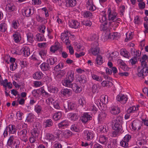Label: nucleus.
Segmentation results:
<instances>
[{"instance_id": "obj_61", "label": "nucleus", "mask_w": 148, "mask_h": 148, "mask_svg": "<svg viewBox=\"0 0 148 148\" xmlns=\"http://www.w3.org/2000/svg\"><path fill=\"white\" fill-rule=\"evenodd\" d=\"M66 47L69 49L70 54L71 55L73 54L74 53V50L73 47L71 46V44H70L68 46H66Z\"/></svg>"}, {"instance_id": "obj_60", "label": "nucleus", "mask_w": 148, "mask_h": 148, "mask_svg": "<svg viewBox=\"0 0 148 148\" xmlns=\"http://www.w3.org/2000/svg\"><path fill=\"white\" fill-rule=\"evenodd\" d=\"M65 74L64 72L63 71H60L58 74L57 75L56 77L58 78H60Z\"/></svg>"}, {"instance_id": "obj_34", "label": "nucleus", "mask_w": 148, "mask_h": 148, "mask_svg": "<svg viewBox=\"0 0 148 148\" xmlns=\"http://www.w3.org/2000/svg\"><path fill=\"white\" fill-rule=\"evenodd\" d=\"M92 77L94 80L98 82H101L103 80V78L101 77H99L95 74L92 75Z\"/></svg>"}, {"instance_id": "obj_55", "label": "nucleus", "mask_w": 148, "mask_h": 148, "mask_svg": "<svg viewBox=\"0 0 148 148\" xmlns=\"http://www.w3.org/2000/svg\"><path fill=\"white\" fill-rule=\"evenodd\" d=\"M120 145L122 147H127L128 146V142L124 140H122L121 142Z\"/></svg>"}, {"instance_id": "obj_62", "label": "nucleus", "mask_w": 148, "mask_h": 148, "mask_svg": "<svg viewBox=\"0 0 148 148\" xmlns=\"http://www.w3.org/2000/svg\"><path fill=\"white\" fill-rule=\"evenodd\" d=\"M33 118L34 116L32 114H29L27 117L26 121L28 122H32Z\"/></svg>"}, {"instance_id": "obj_28", "label": "nucleus", "mask_w": 148, "mask_h": 148, "mask_svg": "<svg viewBox=\"0 0 148 148\" xmlns=\"http://www.w3.org/2000/svg\"><path fill=\"white\" fill-rule=\"evenodd\" d=\"M72 82L65 79L63 81L62 84L63 86L66 87L71 88L73 84L72 83Z\"/></svg>"}, {"instance_id": "obj_56", "label": "nucleus", "mask_w": 148, "mask_h": 148, "mask_svg": "<svg viewBox=\"0 0 148 148\" xmlns=\"http://www.w3.org/2000/svg\"><path fill=\"white\" fill-rule=\"evenodd\" d=\"M92 15L91 13L89 11H87L85 12L84 14V17H92Z\"/></svg>"}, {"instance_id": "obj_7", "label": "nucleus", "mask_w": 148, "mask_h": 148, "mask_svg": "<svg viewBox=\"0 0 148 148\" xmlns=\"http://www.w3.org/2000/svg\"><path fill=\"white\" fill-rule=\"evenodd\" d=\"M131 126L134 130H139L141 127V123L138 121H134L132 123Z\"/></svg>"}, {"instance_id": "obj_52", "label": "nucleus", "mask_w": 148, "mask_h": 148, "mask_svg": "<svg viewBox=\"0 0 148 148\" xmlns=\"http://www.w3.org/2000/svg\"><path fill=\"white\" fill-rule=\"evenodd\" d=\"M49 63L51 65H53L55 64H57V59L56 58H51L49 59Z\"/></svg>"}, {"instance_id": "obj_21", "label": "nucleus", "mask_w": 148, "mask_h": 148, "mask_svg": "<svg viewBox=\"0 0 148 148\" xmlns=\"http://www.w3.org/2000/svg\"><path fill=\"white\" fill-rule=\"evenodd\" d=\"M61 92V93L64 96H66L68 97L70 96L71 93V90L67 88L62 89Z\"/></svg>"}, {"instance_id": "obj_6", "label": "nucleus", "mask_w": 148, "mask_h": 148, "mask_svg": "<svg viewBox=\"0 0 148 148\" xmlns=\"http://www.w3.org/2000/svg\"><path fill=\"white\" fill-rule=\"evenodd\" d=\"M92 117L87 113H84L82 114L80 119L83 123H85L92 119Z\"/></svg>"}, {"instance_id": "obj_29", "label": "nucleus", "mask_w": 148, "mask_h": 148, "mask_svg": "<svg viewBox=\"0 0 148 148\" xmlns=\"http://www.w3.org/2000/svg\"><path fill=\"white\" fill-rule=\"evenodd\" d=\"M62 116L61 112H59L55 113L53 116V118L55 120L57 121L60 119Z\"/></svg>"}, {"instance_id": "obj_3", "label": "nucleus", "mask_w": 148, "mask_h": 148, "mask_svg": "<svg viewBox=\"0 0 148 148\" xmlns=\"http://www.w3.org/2000/svg\"><path fill=\"white\" fill-rule=\"evenodd\" d=\"M142 68L140 70L138 68V76L143 79H145L148 75V67L147 66H142Z\"/></svg>"}, {"instance_id": "obj_59", "label": "nucleus", "mask_w": 148, "mask_h": 148, "mask_svg": "<svg viewBox=\"0 0 148 148\" xmlns=\"http://www.w3.org/2000/svg\"><path fill=\"white\" fill-rule=\"evenodd\" d=\"M82 23L83 25L88 26H90L92 24L91 22L89 20L84 21L82 22Z\"/></svg>"}, {"instance_id": "obj_27", "label": "nucleus", "mask_w": 148, "mask_h": 148, "mask_svg": "<svg viewBox=\"0 0 148 148\" xmlns=\"http://www.w3.org/2000/svg\"><path fill=\"white\" fill-rule=\"evenodd\" d=\"M101 84L103 87H110L112 85V83L110 81H103L101 83Z\"/></svg>"}, {"instance_id": "obj_43", "label": "nucleus", "mask_w": 148, "mask_h": 148, "mask_svg": "<svg viewBox=\"0 0 148 148\" xmlns=\"http://www.w3.org/2000/svg\"><path fill=\"white\" fill-rule=\"evenodd\" d=\"M45 123V127H49L53 125V123L52 122V120L51 119H47L46 120Z\"/></svg>"}, {"instance_id": "obj_17", "label": "nucleus", "mask_w": 148, "mask_h": 148, "mask_svg": "<svg viewBox=\"0 0 148 148\" xmlns=\"http://www.w3.org/2000/svg\"><path fill=\"white\" fill-rule=\"evenodd\" d=\"M79 25L80 23L77 21H73L71 23H70L69 25L71 27L76 29L79 26Z\"/></svg>"}, {"instance_id": "obj_26", "label": "nucleus", "mask_w": 148, "mask_h": 148, "mask_svg": "<svg viewBox=\"0 0 148 148\" xmlns=\"http://www.w3.org/2000/svg\"><path fill=\"white\" fill-rule=\"evenodd\" d=\"M40 68L42 71H47L49 69V65L47 63H43L40 65Z\"/></svg>"}, {"instance_id": "obj_63", "label": "nucleus", "mask_w": 148, "mask_h": 148, "mask_svg": "<svg viewBox=\"0 0 148 148\" xmlns=\"http://www.w3.org/2000/svg\"><path fill=\"white\" fill-rule=\"evenodd\" d=\"M145 2L142 1L138 4L139 8L141 10L143 9L145 7Z\"/></svg>"}, {"instance_id": "obj_48", "label": "nucleus", "mask_w": 148, "mask_h": 148, "mask_svg": "<svg viewBox=\"0 0 148 148\" xmlns=\"http://www.w3.org/2000/svg\"><path fill=\"white\" fill-rule=\"evenodd\" d=\"M133 49H132V52ZM132 54H134V55L135 54L136 56L134 57L135 58H137L140 55L141 53H139V50H134L133 52H132Z\"/></svg>"}, {"instance_id": "obj_39", "label": "nucleus", "mask_w": 148, "mask_h": 148, "mask_svg": "<svg viewBox=\"0 0 148 148\" xmlns=\"http://www.w3.org/2000/svg\"><path fill=\"white\" fill-rule=\"evenodd\" d=\"M46 138L47 139L51 142L54 141L55 139V137L53 135L49 133L47 134Z\"/></svg>"}, {"instance_id": "obj_38", "label": "nucleus", "mask_w": 148, "mask_h": 148, "mask_svg": "<svg viewBox=\"0 0 148 148\" xmlns=\"http://www.w3.org/2000/svg\"><path fill=\"white\" fill-rule=\"evenodd\" d=\"M14 139V136H10L8 140V141L7 142V145L8 146L10 147L13 143Z\"/></svg>"}, {"instance_id": "obj_18", "label": "nucleus", "mask_w": 148, "mask_h": 148, "mask_svg": "<svg viewBox=\"0 0 148 148\" xmlns=\"http://www.w3.org/2000/svg\"><path fill=\"white\" fill-rule=\"evenodd\" d=\"M70 82H72L74 79V73L73 71H71L68 73V75L66 77V79Z\"/></svg>"}, {"instance_id": "obj_33", "label": "nucleus", "mask_w": 148, "mask_h": 148, "mask_svg": "<svg viewBox=\"0 0 148 148\" xmlns=\"http://www.w3.org/2000/svg\"><path fill=\"white\" fill-rule=\"evenodd\" d=\"M100 99L101 102L105 104L108 103V97L107 96L102 95L100 98Z\"/></svg>"}, {"instance_id": "obj_4", "label": "nucleus", "mask_w": 148, "mask_h": 148, "mask_svg": "<svg viewBox=\"0 0 148 148\" xmlns=\"http://www.w3.org/2000/svg\"><path fill=\"white\" fill-rule=\"evenodd\" d=\"M68 33V32H65L62 33L60 37L61 40L66 46L69 45L71 42L67 34Z\"/></svg>"}, {"instance_id": "obj_15", "label": "nucleus", "mask_w": 148, "mask_h": 148, "mask_svg": "<svg viewBox=\"0 0 148 148\" xmlns=\"http://www.w3.org/2000/svg\"><path fill=\"white\" fill-rule=\"evenodd\" d=\"M110 112L112 114L114 115H116L120 113V109L118 107H112L111 108Z\"/></svg>"}, {"instance_id": "obj_40", "label": "nucleus", "mask_w": 148, "mask_h": 148, "mask_svg": "<svg viewBox=\"0 0 148 148\" xmlns=\"http://www.w3.org/2000/svg\"><path fill=\"white\" fill-rule=\"evenodd\" d=\"M148 57L146 55H144L142 57V59L143 61L141 62V65L143 66H147V64L145 61L148 59Z\"/></svg>"}, {"instance_id": "obj_58", "label": "nucleus", "mask_w": 148, "mask_h": 148, "mask_svg": "<svg viewBox=\"0 0 148 148\" xmlns=\"http://www.w3.org/2000/svg\"><path fill=\"white\" fill-rule=\"evenodd\" d=\"M12 27L15 29H16L17 28L19 23L17 21H13L12 22Z\"/></svg>"}, {"instance_id": "obj_42", "label": "nucleus", "mask_w": 148, "mask_h": 148, "mask_svg": "<svg viewBox=\"0 0 148 148\" xmlns=\"http://www.w3.org/2000/svg\"><path fill=\"white\" fill-rule=\"evenodd\" d=\"M100 29L101 31H106L108 29V26L107 25V23L105 22L104 24L101 25L100 27Z\"/></svg>"}, {"instance_id": "obj_16", "label": "nucleus", "mask_w": 148, "mask_h": 148, "mask_svg": "<svg viewBox=\"0 0 148 148\" xmlns=\"http://www.w3.org/2000/svg\"><path fill=\"white\" fill-rule=\"evenodd\" d=\"M43 75L41 72L37 71L33 74V77L34 79H39L43 77Z\"/></svg>"}, {"instance_id": "obj_31", "label": "nucleus", "mask_w": 148, "mask_h": 148, "mask_svg": "<svg viewBox=\"0 0 148 148\" xmlns=\"http://www.w3.org/2000/svg\"><path fill=\"white\" fill-rule=\"evenodd\" d=\"M120 53L121 55L123 57L129 58V52H128L126 49H121L120 51Z\"/></svg>"}, {"instance_id": "obj_10", "label": "nucleus", "mask_w": 148, "mask_h": 148, "mask_svg": "<svg viewBox=\"0 0 148 148\" xmlns=\"http://www.w3.org/2000/svg\"><path fill=\"white\" fill-rule=\"evenodd\" d=\"M127 96L124 95H118L117 96V101L120 102L121 103H125L127 100Z\"/></svg>"}, {"instance_id": "obj_19", "label": "nucleus", "mask_w": 148, "mask_h": 148, "mask_svg": "<svg viewBox=\"0 0 148 148\" xmlns=\"http://www.w3.org/2000/svg\"><path fill=\"white\" fill-rule=\"evenodd\" d=\"M90 51L93 55L97 56L100 53V48H91L90 50Z\"/></svg>"}, {"instance_id": "obj_53", "label": "nucleus", "mask_w": 148, "mask_h": 148, "mask_svg": "<svg viewBox=\"0 0 148 148\" xmlns=\"http://www.w3.org/2000/svg\"><path fill=\"white\" fill-rule=\"evenodd\" d=\"M42 109V107L40 106L36 105L35 106V110L38 114L40 113Z\"/></svg>"}, {"instance_id": "obj_35", "label": "nucleus", "mask_w": 148, "mask_h": 148, "mask_svg": "<svg viewBox=\"0 0 148 148\" xmlns=\"http://www.w3.org/2000/svg\"><path fill=\"white\" fill-rule=\"evenodd\" d=\"M100 131L101 132L106 133L108 130V129L106 126L101 125L99 126Z\"/></svg>"}, {"instance_id": "obj_57", "label": "nucleus", "mask_w": 148, "mask_h": 148, "mask_svg": "<svg viewBox=\"0 0 148 148\" xmlns=\"http://www.w3.org/2000/svg\"><path fill=\"white\" fill-rule=\"evenodd\" d=\"M5 24L4 23H2L0 25V31L2 32H4L5 31Z\"/></svg>"}, {"instance_id": "obj_25", "label": "nucleus", "mask_w": 148, "mask_h": 148, "mask_svg": "<svg viewBox=\"0 0 148 148\" xmlns=\"http://www.w3.org/2000/svg\"><path fill=\"white\" fill-rule=\"evenodd\" d=\"M97 64L99 65H101L103 62L102 57L100 55H98L96 59Z\"/></svg>"}, {"instance_id": "obj_44", "label": "nucleus", "mask_w": 148, "mask_h": 148, "mask_svg": "<svg viewBox=\"0 0 148 148\" xmlns=\"http://www.w3.org/2000/svg\"><path fill=\"white\" fill-rule=\"evenodd\" d=\"M104 13L103 15H101L100 16V21L101 23L105 22L107 20L106 14Z\"/></svg>"}, {"instance_id": "obj_46", "label": "nucleus", "mask_w": 148, "mask_h": 148, "mask_svg": "<svg viewBox=\"0 0 148 148\" xmlns=\"http://www.w3.org/2000/svg\"><path fill=\"white\" fill-rule=\"evenodd\" d=\"M36 39L39 41H42L44 39L43 35L40 34H37L36 35Z\"/></svg>"}, {"instance_id": "obj_41", "label": "nucleus", "mask_w": 148, "mask_h": 148, "mask_svg": "<svg viewBox=\"0 0 148 148\" xmlns=\"http://www.w3.org/2000/svg\"><path fill=\"white\" fill-rule=\"evenodd\" d=\"M78 80L81 84H84L87 82V80L84 75H82L79 77Z\"/></svg>"}, {"instance_id": "obj_2", "label": "nucleus", "mask_w": 148, "mask_h": 148, "mask_svg": "<svg viewBox=\"0 0 148 148\" xmlns=\"http://www.w3.org/2000/svg\"><path fill=\"white\" fill-rule=\"evenodd\" d=\"M117 14L114 12H112L110 8H109L108 11V20L109 21V25H113L117 23L116 21H119L117 19Z\"/></svg>"}, {"instance_id": "obj_5", "label": "nucleus", "mask_w": 148, "mask_h": 148, "mask_svg": "<svg viewBox=\"0 0 148 148\" xmlns=\"http://www.w3.org/2000/svg\"><path fill=\"white\" fill-rule=\"evenodd\" d=\"M27 131L26 129H23L19 132H18V135L21 139L25 142L28 141V137L27 135Z\"/></svg>"}, {"instance_id": "obj_49", "label": "nucleus", "mask_w": 148, "mask_h": 148, "mask_svg": "<svg viewBox=\"0 0 148 148\" xmlns=\"http://www.w3.org/2000/svg\"><path fill=\"white\" fill-rule=\"evenodd\" d=\"M68 122L66 120H64L62 121L58 124V126L59 127H62L66 126L68 125Z\"/></svg>"}, {"instance_id": "obj_50", "label": "nucleus", "mask_w": 148, "mask_h": 148, "mask_svg": "<svg viewBox=\"0 0 148 148\" xmlns=\"http://www.w3.org/2000/svg\"><path fill=\"white\" fill-rule=\"evenodd\" d=\"M99 48V44L97 41H95L92 42L91 45V48Z\"/></svg>"}, {"instance_id": "obj_47", "label": "nucleus", "mask_w": 148, "mask_h": 148, "mask_svg": "<svg viewBox=\"0 0 148 148\" xmlns=\"http://www.w3.org/2000/svg\"><path fill=\"white\" fill-rule=\"evenodd\" d=\"M138 108H136L134 106L130 107L128 109L127 112L128 114L136 110H137Z\"/></svg>"}, {"instance_id": "obj_45", "label": "nucleus", "mask_w": 148, "mask_h": 148, "mask_svg": "<svg viewBox=\"0 0 148 148\" xmlns=\"http://www.w3.org/2000/svg\"><path fill=\"white\" fill-rule=\"evenodd\" d=\"M100 87L98 86V85L97 84H94L92 87V92L93 93H95L97 91L98 89H100Z\"/></svg>"}, {"instance_id": "obj_8", "label": "nucleus", "mask_w": 148, "mask_h": 148, "mask_svg": "<svg viewBox=\"0 0 148 148\" xmlns=\"http://www.w3.org/2000/svg\"><path fill=\"white\" fill-rule=\"evenodd\" d=\"M86 7L88 9L93 11L96 9V7L93 5L92 0H88L86 2Z\"/></svg>"}, {"instance_id": "obj_13", "label": "nucleus", "mask_w": 148, "mask_h": 148, "mask_svg": "<svg viewBox=\"0 0 148 148\" xmlns=\"http://www.w3.org/2000/svg\"><path fill=\"white\" fill-rule=\"evenodd\" d=\"M34 8H27L24 10L25 15L26 16H29L33 14L34 13Z\"/></svg>"}, {"instance_id": "obj_37", "label": "nucleus", "mask_w": 148, "mask_h": 148, "mask_svg": "<svg viewBox=\"0 0 148 148\" xmlns=\"http://www.w3.org/2000/svg\"><path fill=\"white\" fill-rule=\"evenodd\" d=\"M9 129V132L10 133L13 134L15 133L16 132V129L15 128L14 125H10L8 127Z\"/></svg>"}, {"instance_id": "obj_23", "label": "nucleus", "mask_w": 148, "mask_h": 148, "mask_svg": "<svg viewBox=\"0 0 148 148\" xmlns=\"http://www.w3.org/2000/svg\"><path fill=\"white\" fill-rule=\"evenodd\" d=\"M39 130H38L37 129L34 128L33 130L31 132L32 136L34 137L35 138H38L39 135Z\"/></svg>"}, {"instance_id": "obj_51", "label": "nucleus", "mask_w": 148, "mask_h": 148, "mask_svg": "<svg viewBox=\"0 0 148 148\" xmlns=\"http://www.w3.org/2000/svg\"><path fill=\"white\" fill-rule=\"evenodd\" d=\"M71 118L73 121H76L77 120L78 118V116L77 114L76 113H71Z\"/></svg>"}, {"instance_id": "obj_30", "label": "nucleus", "mask_w": 148, "mask_h": 148, "mask_svg": "<svg viewBox=\"0 0 148 148\" xmlns=\"http://www.w3.org/2000/svg\"><path fill=\"white\" fill-rule=\"evenodd\" d=\"M85 135L86 136V138L88 140H90L93 138V134L91 132L86 131V133H85Z\"/></svg>"}, {"instance_id": "obj_20", "label": "nucleus", "mask_w": 148, "mask_h": 148, "mask_svg": "<svg viewBox=\"0 0 148 148\" xmlns=\"http://www.w3.org/2000/svg\"><path fill=\"white\" fill-rule=\"evenodd\" d=\"M14 39L16 42H19L21 40L20 34L18 32H15V33L13 35Z\"/></svg>"}, {"instance_id": "obj_14", "label": "nucleus", "mask_w": 148, "mask_h": 148, "mask_svg": "<svg viewBox=\"0 0 148 148\" xmlns=\"http://www.w3.org/2000/svg\"><path fill=\"white\" fill-rule=\"evenodd\" d=\"M15 9V6L12 3L8 4L6 5V9L9 12L13 11Z\"/></svg>"}, {"instance_id": "obj_24", "label": "nucleus", "mask_w": 148, "mask_h": 148, "mask_svg": "<svg viewBox=\"0 0 148 148\" xmlns=\"http://www.w3.org/2000/svg\"><path fill=\"white\" fill-rule=\"evenodd\" d=\"M66 2V6L69 7H73L75 6L76 3V0H67Z\"/></svg>"}, {"instance_id": "obj_64", "label": "nucleus", "mask_w": 148, "mask_h": 148, "mask_svg": "<svg viewBox=\"0 0 148 148\" xmlns=\"http://www.w3.org/2000/svg\"><path fill=\"white\" fill-rule=\"evenodd\" d=\"M52 104H53L54 107L55 108L57 109H58L60 108V107L58 101H54Z\"/></svg>"}, {"instance_id": "obj_32", "label": "nucleus", "mask_w": 148, "mask_h": 148, "mask_svg": "<svg viewBox=\"0 0 148 148\" xmlns=\"http://www.w3.org/2000/svg\"><path fill=\"white\" fill-rule=\"evenodd\" d=\"M23 54L25 57H27L30 54L29 48L26 47L23 50Z\"/></svg>"}, {"instance_id": "obj_1", "label": "nucleus", "mask_w": 148, "mask_h": 148, "mask_svg": "<svg viewBox=\"0 0 148 148\" xmlns=\"http://www.w3.org/2000/svg\"><path fill=\"white\" fill-rule=\"evenodd\" d=\"M122 119L120 117H117L112 121L114 125L112 126V128L114 130L112 133V136L115 137L120 132L121 127V122Z\"/></svg>"}, {"instance_id": "obj_54", "label": "nucleus", "mask_w": 148, "mask_h": 148, "mask_svg": "<svg viewBox=\"0 0 148 148\" xmlns=\"http://www.w3.org/2000/svg\"><path fill=\"white\" fill-rule=\"evenodd\" d=\"M75 104L72 102H70L68 104V107L69 110H72L74 109Z\"/></svg>"}, {"instance_id": "obj_22", "label": "nucleus", "mask_w": 148, "mask_h": 148, "mask_svg": "<svg viewBox=\"0 0 148 148\" xmlns=\"http://www.w3.org/2000/svg\"><path fill=\"white\" fill-rule=\"evenodd\" d=\"M99 139L100 142L102 144H106L108 141V138L103 135L100 136Z\"/></svg>"}, {"instance_id": "obj_9", "label": "nucleus", "mask_w": 148, "mask_h": 148, "mask_svg": "<svg viewBox=\"0 0 148 148\" xmlns=\"http://www.w3.org/2000/svg\"><path fill=\"white\" fill-rule=\"evenodd\" d=\"M59 50L60 51L62 50V46L59 43L51 47L50 48V51L51 52L54 53L57 50Z\"/></svg>"}, {"instance_id": "obj_12", "label": "nucleus", "mask_w": 148, "mask_h": 148, "mask_svg": "<svg viewBox=\"0 0 148 148\" xmlns=\"http://www.w3.org/2000/svg\"><path fill=\"white\" fill-rule=\"evenodd\" d=\"M71 88H72L73 90L76 93L79 92L82 90V87L78 86L75 83L73 84Z\"/></svg>"}, {"instance_id": "obj_11", "label": "nucleus", "mask_w": 148, "mask_h": 148, "mask_svg": "<svg viewBox=\"0 0 148 148\" xmlns=\"http://www.w3.org/2000/svg\"><path fill=\"white\" fill-rule=\"evenodd\" d=\"M107 114L105 112H101L99 114L98 121L99 123L103 122L105 120L106 116Z\"/></svg>"}, {"instance_id": "obj_36", "label": "nucleus", "mask_w": 148, "mask_h": 148, "mask_svg": "<svg viewBox=\"0 0 148 148\" xmlns=\"http://www.w3.org/2000/svg\"><path fill=\"white\" fill-rule=\"evenodd\" d=\"M27 40L30 42L32 43L34 40L33 35L31 33H28L27 34Z\"/></svg>"}]
</instances>
